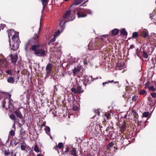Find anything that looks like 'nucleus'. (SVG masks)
Listing matches in <instances>:
<instances>
[{
  "instance_id": "2eb2a0df",
  "label": "nucleus",
  "mask_w": 156,
  "mask_h": 156,
  "mask_svg": "<svg viewBox=\"0 0 156 156\" xmlns=\"http://www.w3.org/2000/svg\"><path fill=\"white\" fill-rule=\"evenodd\" d=\"M7 82L10 83H14L15 82V79L12 77L10 76L7 78Z\"/></svg>"
},
{
  "instance_id": "49530a36",
  "label": "nucleus",
  "mask_w": 156,
  "mask_h": 156,
  "mask_svg": "<svg viewBox=\"0 0 156 156\" xmlns=\"http://www.w3.org/2000/svg\"><path fill=\"white\" fill-rule=\"evenodd\" d=\"M150 85V83L149 81H147L145 83V87L146 88H149L150 87L149 86Z\"/></svg>"
},
{
  "instance_id": "4d7b16f0",
  "label": "nucleus",
  "mask_w": 156,
  "mask_h": 156,
  "mask_svg": "<svg viewBox=\"0 0 156 156\" xmlns=\"http://www.w3.org/2000/svg\"><path fill=\"white\" fill-rule=\"evenodd\" d=\"M135 48V46L133 44H131L129 47V48L131 49H133Z\"/></svg>"
},
{
  "instance_id": "72a5a7b5",
  "label": "nucleus",
  "mask_w": 156,
  "mask_h": 156,
  "mask_svg": "<svg viewBox=\"0 0 156 156\" xmlns=\"http://www.w3.org/2000/svg\"><path fill=\"white\" fill-rule=\"evenodd\" d=\"M105 115L107 119H109L111 118V114L109 113H105Z\"/></svg>"
},
{
  "instance_id": "cd10ccee",
  "label": "nucleus",
  "mask_w": 156,
  "mask_h": 156,
  "mask_svg": "<svg viewBox=\"0 0 156 156\" xmlns=\"http://www.w3.org/2000/svg\"><path fill=\"white\" fill-rule=\"evenodd\" d=\"M152 14H150V18H151V19L152 20H153V21H154V20L155 21H156V22H155L156 23V15H152V16H151Z\"/></svg>"
},
{
  "instance_id": "423d86ee",
  "label": "nucleus",
  "mask_w": 156,
  "mask_h": 156,
  "mask_svg": "<svg viewBox=\"0 0 156 156\" xmlns=\"http://www.w3.org/2000/svg\"><path fill=\"white\" fill-rule=\"evenodd\" d=\"M82 69L81 66H75L74 69L72 70L73 72V76H77L78 77H80V76L79 74V73Z\"/></svg>"
},
{
  "instance_id": "c9c22d12",
  "label": "nucleus",
  "mask_w": 156,
  "mask_h": 156,
  "mask_svg": "<svg viewBox=\"0 0 156 156\" xmlns=\"http://www.w3.org/2000/svg\"><path fill=\"white\" fill-rule=\"evenodd\" d=\"M15 130H11L9 132V134L10 136H13L15 135Z\"/></svg>"
},
{
  "instance_id": "b1692460",
  "label": "nucleus",
  "mask_w": 156,
  "mask_h": 156,
  "mask_svg": "<svg viewBox=\"0 0 156 156\" xmlns=\"http://www.w3.org/2000/svg\"><path fill=\"white\" fill-rule=\"evenodd\" d=\"M83 63L84 65H87L88 63L90 62V60L88 57L85 58L83 59Z\"/></svg>"
},
{
  "instance_id": "6e6d98bb",
  "label": "nucleus",
  "mask_w": 156,
  "mask_h": 156,
  "mask_svg": "<svg viewBox=\"0 0 156 156\" xmlns=\"http://www.w3.org/2000/svg\"><path fill=\"white\" fill-rule=\"evenodd\" d=\"M46 124V122L45 121L43 122V123L41 125V129L42 127H43V126H45V127L46 126H45Z\"/></svg>"
},
{
  "instance_id": "de8ad7c7",
  "label": "nucleus",
  "mask_w": 156,
  "mask_h": 156,
  "mask_svg": "<svg viewBox=\"0 0 156 156\" xmlns=\"http://www.w3.org/2000/svg\"><path fill=\"white\" fill-rule=\"evenodd\" d=\"M57 146L59 148L61 149L63 147V145L62 143L60 142L58 144Z\"/></svg>"
},
{
  "instance_id": "7c9ffc66",
  "label": "nucleus",
  "mask_w": 156,
  "mask_h": 156,
  "mask_svg": "<svg viewBox=\"0 0 156 156\" xmlns=\"http://www.w3.org/2000/svg\"><path fill=\"white\" fill-rule=\"evenodd\" d=\"M5 73L9 75H12L13 73V71L12 69H8L5 71Z\"/></svg>"
},
{
  "instance_id": "58836bf2",
  "label": "nucleus",
  "mask_w": 156,
  "mask_h": 156,
  "mask_svg": "<svg viewBox=\"0 0 156 156\" xmlns=\"http://www.w3.org/2000/svg\"><path fill=\"white\" fill-rule=\"evenodd\" d=\"M143 55L144 57V58H147L148 57V55L147 53H146L144 51H143Z\"/></svg>"
},
{
  "instance_id": "c756f323",
  "label": "nucleus",
  "mask_w": 156,
  "mask_h": 156,
  "mask_svg": "<svg viewBox=\"0 0 156 156\" xmlns=\"http://www.w3.org/2000/svg\"><path fill=\"white\" fill-rule=\"evenodd\" d=\"M82 2L81 0H75L74 2V5H78L80 4Z\"/></svg>"
},
{
  "instance_id": "603ef678",
  "label": "nucleus",
  "mask_w": 156,
  "mask_h": 156,
  "mask_svg": "<svg viewBox=\"0 0 156 156\" xmlns=\"http://www.w3.org/2000/svg\"><path fill=\"white\" fill-rule=\"evenodd\" d=\"M71 98H72V99H74V98L73 96H72V97H70V98H68V101L69 103H70L72 102V100L71 99Z\"/></svg>"
},
{
  "instance_id": "a211bd4d",
  "label": "nucleus",
  "mask_w": 156,
  "mask_h": 156,
  "mask_svg": "<svg viewBox=\"0 0 156 156\" xmlns=\"http://www.w3.org/2000/svg\"><path fill=\"white\" fill-rule=\"evenodd\" d=\"M148 34L146 31H143L140 33V35L144 38H146L148 35Z\"/></svg>"
},
{
  "instance_id": "bf43d9fd",
  "label": "nucleus",
  "mask_w": 156,
  "mask_h": 156,
  "mask_svg": "<svg viewBox=\"0 0 156 156\" xmlns=\"http://www.w3.org/2000/svg\"><path fill=\"white\" fill-rule=\"evenodd\" d=\"M19 143V142H16V140H15L14 141V145L15 146H16V145H17V144Z\"/></svg>"
},
{
  "instance_id": "13d9d810",
  "label": "nucleus",
  "mask_w": 156,
  "mask_h": 156,
  "mask_svg": "<svg viewBox=\"0 0 156 156\" xmlns=\"http://www.w3.org/2000/svg\"><path fill=\"white\" fill-rule=\"evenodd\" d=\"M58 146H56L55 147H54L53 148V149L57 150L58 152L59 153V151H58Z\"/></svg>"
},
{
  "instance_id": "9d476101",
  "label": "nucleus",
  "mask_w": 156,
  "mask_h": 156,
  "mask_svg": "<svg viewBox=\"0 0 156 156\" xmlns=\"http://www.w3.org/2000/svg\"><path fill=\"white\" fill-rule=\"evenodd\" d=\"M105 122H106L105 121H103V124L101 125V124L99 123H97L96 124V127H99V129L98 130H97V132L98 133H99L100 132H102V128L103 127H105Z\"/></svg>"
},
{
  "instance_id": "e433bc0d",
  "label": "nucleus",
  "mask_w": 156,
  "mask_h": 156,
  "mask_svg": "<svg viewBox=\"0 0 156 156\" xmlns=\"http://www.w3.org/2000/svg\"><path fill=\"white\" fill-rule=\"evenodd\" d=\"M9 117L12 120H15L16 119V117L15 115L13 114L10 115Z\"/></svg>"
},
{
  "instance_id": "473e14b6",
  "label": "nucleus",
  "mask_w": 156,
  "mask_h": 156,
  "mask_svg": "<svg viewBox=\"0 0 156 156\" xmlns=\"http://www.w3.org/2000/svg\"><path fill=\"white\" fill-rule=\"evenodd\" d=\"M150 115V113L149 112H145L143 114V116L144 117H147Z\"/></svg>"
},
{
  "instance_id": "6e6552de",
  "label": "nucleus",
  "mask_w": 156,
  "mask_h": 156,
  "mask_svg": "<svg viewBox=\"0 0 156 156\" xmlns=\"http://www.w3.org/2000/svg\"><path fill=\"white\" fill-rule=\"evenodd\" d=\"M52 66V65L51 63H48L46 66V72L47 76H49L50 75L51 71Z\"/></svg>"
},
{
  "instance_id": "09e8293b",
  "label": "nucleus",
  "mask_w": 156,
  "mask_h": 156,
  "mask_svg": "<svg viewBox=\"0 0 156 156\" xmlns=\"http://www.w3.org/2000/svg\"><path fill=\"white\" fill-rule=\"evenodd\" d=\"M34 150L35 151L37 152H39V150L37 145H35L34 147Z\"/></svg>"
},
{
  "instance_id": "ddd939ff",
  "label": "nucleus",
  "mask_w": 156,
  "mask_h": 156,
  "mask_svg": "<svg viewBox=\"0 0 156 156\" xmlns=\"http://www.w3.org/2000/svg\"><path fill=\"white\" fill-rule=\"evenodd\" d=\"M126 122L124 120L123 121V123L121 126H119L120 131L121 132H123L126 129Z\"/></svg>"
},
{
  "instance_id": "4c0bfd02",
  "label": "nucleus",
  "mask_w": 156,
  "mask_h": 156,
  "mask_svg": "<svg viewBox=\"0 0 156 156\" xmlns=\"http://www.w3.org/2000/svg\"><path fill=\"white\" fill-rule=\"evenodd\" d=\"M114 144L112 143V142H110L107 146V148L108 149H110V148L112 147L113 146Z\"/></svg>"
},
{
  "instance_id": "393cba45",
  "label": "nucleus",
  "mask_w": 156,
  "mask_h": 156,
  "mask_svg": "<svg viewBox=\"0 0 156 156\" xmlns=\"http://www.w3.org/2000/svg\"><path fill=\"white\" fill-rule=\"evenodd\" d=\"M15 32L13 30L11 29L8 32V35L9 37L10 38V36L13 35Z\"/></svg>"
},
{
  "instance_id": "bb28decb",
  "label": "nucleus",
  "mask_w": 156,
  "mask_h": 156,
  "mask_svg": "<svg viewBox=\"0 0 156 156\" xmlns=\"http://www.w3.org/2000/svg\"><path fill=\"white\" fill-rule=\"evenodd\" d=\"M77 89L79 93H81L83 91V90L82 89L81 86L79 85L78 86L77 88Z\"/></svg>"
},
{
  "instance_id": "f704fd0d",
  "label": "nucleus",
  "mask_w": 156,
  "mask_h": 156,
  "mask_svg": "<svg viewBox=\"0 0 156 156\" xmlns=\"http://www.w3.org/2000/svg\"><path fill=\"white\" fill-rule=\"evenodd\" d=\"M155 102L154 100H149V101L148 104L151 106H153L154 105Z\"/></svg>"
},
{
  "instance_id": "052dcab7",
  "label": "nucleus",
  "mask_w": 156,
  "mask_h": 156,
  "mask_svg": "<svg viewBox=\"0 0 156 156\" xmlns=\"http://www.w3.org/2000/svg\"><path fill=\"white\" fill-rule=\"evenodd\" d=\"M12 128H14L15 130H16V128L15 127V122H14V124H13V125L12 126Z\"/></svg>"
},
{
  "instance_id": "f3484780",
  "label": "nucleus",
  "mask_w": 156,
  "mask_h": 156,
  "mask_svg": "<svg viewBox=\"0 0 156 156\" xmlns=\"http://www.w3.org/2000/svg\"><path fill=\"white\" fill-rule=\"evenodd\" d=\"M42 4L43 6V9H44L45 6L48 4V0H41Z\"/></svg>"
},
{
  "instance_id": "3c124183",
  "label": "nucleus",
  "mask_w": 156,
  "mask_h": 156,
  "mask_svg": "<svg viewBox=\"0 0 156 156\" xmlns=\"http://www.w3.org/2000/svg\"><path fill=\"white\" fill-rule=\"evenodd\" d=\"M55 40V37H54L50 41L48 42V44H50L51 43L54 42Z\"/></svg>"
},
{
  "instance_id": "c03bdc74",
  "label": "nucleus",
  "mask_w": 156,
  "mask_h": 156,
  "mask_svg": "<svg viewBox=\"0 0 156 156\" xmlns=\"http://www.w3.org/2000/svg\"><path fill=\"white\" fill-rule=\"evenodd\" d=\"M150 90L154 91L156 90V89H155L154 87L153 86H150L148 88Z\"/></svg>"
},
{
  "instance_id": "a878e982",
  "label": "nucleus",
  "mask_w": 156,
  "mask_h": 156,
  "mask_svg": "<svg viewBox=\"0 0 156 156\" xmlns=\"http://www.w3.org/2000/svg\"><path fill=\"white\" fill-rule=\"evenodd\" d=\"M26 147V144L24 143H22L21 144L20 147L22 151H24L25 150Z\"/></svg>"
},
{
  "instance_id": "774afa93",
  "label": "nucleus",
  "mask_w": 156,
  "mask_h": 156,
  "mask_svg": "<svg viewBox=\"0 0 156 156\" xmlns=\"http://www.w3.org/2000/svg\"><path fill=\"white\" fill-rule=\"evenodd\" d=\"M138 50V48H137L136 50V53H137V52H139Z\"/></svg>"
},
{
  "instance_id": "dca6fc26",
  "label": "nucleus",
  "mask_w": 156,
  "mask_h": 156,
  "mask_svg": "<svg viewBox=\"0 0 156 156\" xmlns=\"http://www.w3.org/2000/svg\"><path fill=\"white\" fill-rule=\"evenodd\" d=\"M11 95L8 94L9 106L11 107L13 106V101L11 98Z\"/></svg>"
},
{
  "instance_id": "864d4df0",
  "label": "nucleus",
  "mask_w": 156,
  "mask_h": 156,
  "mask_svg": "<svg viewBox=\"0 0 156 156\" xmlns=\"http://www.w3.org/2000/svg\"><path fill=\"white\" fill-rule=\"evenodd\" d=\"M151 96L154 98H156V93H153L151 94Z\"/></svg>"
},
{
  "instance_id": "8fccbe9b",
  "label": "nucleus",
  "mask_w": 156,
  "mask_h": 156,
  "mask_svg": "<svg viewBox=\"0 0 156 156\" xmlns=\"http://www.w3.org/2000/svg\"><path fill=\"white\" fill-rule=\"evenodd\" d=\"M78 109H79V107L77 106L76 105H75V106H73V111H77L78 110Z\"/></svg>"
},
{
  "instance_id": "5701e85b",
  "label": "nucleus",
  "mask_w": 156,
  "mask_h": 156,
  "mask_svg": "<svg viewBox=\"0 0 156 156\" xmlns=\"http://www.w3.org/2000/svg\"><path fill=\"white\" fill-rule=\"evenodd\" d=\"M18 37V34H16L15 32V34H13L12 37V39L13 41H16V39H17Z\"/></svg>"
},
{
  "instance_id": "4be33fe9",
  "label": "nucleus",
  "mask_w": 156,
  "mask_h": 156,
  "mask_svg": "<svg viewBox=\"0 0 156 156\" xmlns=\"http://www.w3.org/2000/svg\"><path fill=\"white\" fill-rule=\"evenodd\" d=\"M121 34L123 36H125L127 35V31L124 29H122L121 31Z\"/></svg>"
},
{
  "instance_id": "0e129e2a",
  "label": "nucleus",
  "mask_w": 156,
  "mask_h": 156,
  "mask_svg": "<svg viewBox=\"0 0 156 156\" xmlns=\"http://www.w3.org/2000/svg\"><path fill=\"white\" fill-rule=\"evenodd\" d=\"M142 124V122L140 121L138 122V125H140Z\"/></svg>"
},
{
  "instance_id": "1a4fd4ad",
  "label": "nucleus",
  "mask_w": 156,
  "mask_h": 156,
  "mask_svg": "<svg viewBox=\"0 0 156 156\" xmlns=\"http://www.w3.org/2000/svg\"><path fill=\"white\" fill-rule=\"evenodd\" d=\"M9 57L11 59V62L13 64H16L18 58L17 54H16L14 55L11 54Z\"/></svg>"
},
{
  "instance_id": "5fc2aeb1",
  "label": "nucleus",
  "mask_w": 156,
  "mask_h": 156,
  "mask_svg": "<svg viewBox=\"0 0 156 156\" xmlns=\"http://www.w3.org/2000/svg\"><path fill=\"white\" fill-rule=\"evenodd\" d=\"M4 152L5 155V156H8L10 154V152L9 151H7L6 150L4 151Z\"/></svg>"
},
{
  "instance_id": "ea45409f",
  "label": "nucleus",
  "mask_w": 156,
  "mask_h": 156,
  "mask_svg": "<svg viewBox=\"0 0 156 156\" xmlns=\"http://www.w3.org/2000/svg\"><path fill=\"white\" fill-rule=\"evenodd\" d=\"M114 133V131H110L109 132V134L108 135V136L110 138H112V134Z\"/></svg>"
},
{
  "instance_id": "a18cd8bd",
  "label": "nucleus",
  "mask_w": 156,
  "mask_h": 156,
  "mask_svg": "<svg viewBox=\"0 0 156 156\" xmlns=\"http://www.w3.org/2000/svg\"><path fill=\"white\" fill-rule=\"evenodd\" d=\"M8 100V98H5L4 99L3 101L2 102V106L3 107H5V105L6 103V100Z\"/></svg>"
},
{
  "instance_id": "9b49d317",
  "label": "nucleus",
  "mask_w": 156,
  "mask_h": 156,
  "mask_svg": "<svg viewBox=\"0 0 156 156\" xmlns=\"http://www.w3.org/2000/svg\"><path fill=\"white\" fill-rule=\"evenodd\" d=\"M14 114L16 116V117L19 118L21 119H23V116L21 112L18 109L16 110L14 112Z\"/></svg>"
},
{
  "instance_id": "37998d69",
  "label": "nucleus",
  "mask_w": 156,
  "mask_h": 156,
  "mask_svg": "<svg viewBox=\"0 0 156 156\" xmlns=\"http://www.w3.org/2000/svg\"><path fill=\"white\" fill-rule=\"evenodd\" d=\"M127 92L126 93L125 95H123V97L124 98H126H126H127L129 100V98H130V96L131 95V94H132V93H130L129 95H126L127 94Z\"/></svg>"
},
{
  "instance_id": "a19ab883",
  "label": "nucleus",
  "mask_w": 156,
  "mask_h": 156,
  "mask_svg": "<svg viewBox=\"0 0 156 156\" xmlns=\"http://www.w3.org/2000/svg\"><path fill=\"white\" fill-rule=\"evenodd\" d=\"M138 98V96L136 95H134L132 98V100L133 101H136Z\"/></svg>"
},
{
  "instance_id": "f03ea898",
  "label": "nucleus",
  "mask_w": 156,
  "mask_h": 156,
  "mask_svg": "<svg viewBox=\"0 0 156 156\" xmlns=\"http://www.w3.org/2000/svg\"><path fill=\"white\" fill-rule=\"evenodd\" d=\"M92 13V11L90 9L80 8L78 10L77 14L78 18H81L86 16L87 14H91Z\"/></svg>"
},
{
  "instance_id": "f257e3e1",
  "label": "nucleus",
  "mask_w": 156,
  "mask_h": 156,
  "mask_svg": "<svg viewBox=\"0 0 156 156\" xmlns=\"http://www.w3.org/2000/svg\"><path fill=\"white\" fill-rule=\"evenodd\" d=\"M46 44L41 42L38 35L34 34V36L29 39L24 45V49L27 51L28 48L34 51L35 55H38L39 56H44L46 55Z\"/></svg>"
},
{
  "instance_id": "412c9836",
  "label": "nucleus",
  "mask_w": 156,
  "mask_h": 156,
  "mask_svg": "<svg viewBox=\"0 0 156 156\" xmlns=\"http://www.w3.org/2000/svg\"><path fill=\"white\" fill-rule=\"evenodd\" d=\"M44 130L46 132V133L50 135V129L48 126H45V128L44 129Z\"/></svg>"
},
{
  "instance_id": "680f3d73",
  "label": "nucleus",
  "mask_w": 156,
  "mask_h": 156,
  "mask_svg": "<svg viewBox=\"0 0 156 156\" xmlns=\"http://www.w3.org/2000/svg\"><path fill=\"white\" fill-rule=\"evenodd\" d=\"M5 61L4 59H0V62L3 63Z\"/></svg>"
},
{
  "instance_id": "338daca9",
  "label": "nucleus",
  "mask_w": 156,
  "mask_h": 156,
  "mask_svg": "<svg viewBox=\"0 0 156 156\" xmlns=\"http://www.w3.org/2000/svg\"><path fill=\"white\" fill-rule=\"evenodd\" d=\"M99 78L98 77H97L96 78H93V80H96L97 79H98Z\"/></svg>"
},
{
  "instance_id": "4468645a",
  "label": "nucleus",
  "mask_w": 156,
  "mask_h": 156,
  "mask_svg": "<svg viewBox=\"0 0 156 156\" xmlns=\"http://www.w3.org/2000/svg\"><path fill=\"white\" fill-rule=\"evenodd\" d=\"M109 83H114L115 84H117L118 85H119V81H114L113 80H107L105 82H103L102 83V85H103V86L104 87V86H105V84H108Z\"/></svg>"
},
{
  "instance_id": "69168bd1",
  "label": "nucleus",
  "mask_w": 156,
  "mask_h": 156,
  "mask_svg": "<svg viewBox=\"0 0 156 156\" xmlns=\"http://www.w3.org/2000/svg\"><path fill=\"white\" fill-rule=\"evenodd\" d=\"M1 26H2V27L3 28H4L5 26V24H1L0 27Z\"/></svg>"
},
{
  "instance_id": "20e7f679",
  "label": "nucleus",
  "mask_w": 156,
  "mask_h": 156,
  "mask_svg": "<svg viewBox=\"0 0 156 156\" xmlns=\"http://www.w3.org/2000/svg\"><path fill=\"white\" fill-rule=\"evenodd\" d=\"M93 79V78L92 76H84V79H83V84L85 88L87 84H90L92 81H94Z\"/></svg>"
},
{
  "instance_id": "0eeeda50",
  "label": "nucleus",
  "mask_w": 156,
  "mask_h": 156,
  "mask_svg": "<svg viewBox=\"0 0 156 156\" xmlns=\"http://www.w3.org/2000/svg\"><path fill=\"white\" fill-rule=\"evenodd\" d=\"M71 11L69 10H68L67 11L66 13L64 14L63 16V18L62 19H64L65 21H67L66 19H69V21H72L73 20V19H69V17H71Z\"/></svg>"
},
{
  "instance_id": "aec40b11",
  "label": "nucleus",
  "mask_w": 156,
  "mask_h": 156,
  "mask_svg": "<svg viewBox=\"0 0 156 156\" xmlns=\"http://www.w3.org/2000/svg\"><path fill=\"white\" fill-rule=\"evenodd\" d=\"M139 35L137 32H133L132 36V38L137 39Z\"/></svg>"
},
{
  "instance_id": "79ce46f5",
  "label": "nucleus",
  "mask_w": 156,
  "mask_h": 156,
  "mask_svg": "<svg viewBox=\"0 0 156 156\" xmlns=\"http://www.w3.org/2000/svg\"><path fill=\"white\" fill-rule=\"evenodd\" d=\"M140 94L141 95H143L145 94H146V92L145 90L144 89H142L140 92Z\"/></svg>"
},
{
  "instance_id": "f8f14e48",
  "label": "nucleus",
  "mask_w": 156,
  "mask_h": 156,
  "mask_svg": "<svg viewBox=\"0 0 156 156\" xmlns=\"http://www.w3.org/2000/svg\"><path fill=\"white\" fill-rule=\"evenodd\" d=\"M10 43V45L11 47V49L13 51H16L17 50L18 48V45L17 43L15 41H13L12 42V46H11V44Z\"/></svg>"
},
{
  "instance_id": "e2e57ef3",
  "label": "nucleus",
  "mask_w": 156,
  "mask_h": 156,
  "mask_svg": "<svg viewBox=\"0 0 156 156\" xmlns=\"http://www.w3.org/2000/svg\"><path fill=\"white\" fill-rule=\"evenodd\" d=\"M99 127H97L96 126H95V130L97 132V130H98L99 129Z\"/></svg>"
},
{
  "instance_id": "2f4dec72",
  "label": "nucleus",
  "mask_w": 156,
  "mask_h": 156,
  "mask_svg": "<svg viewBox=\"0 0 156 156\" xmlns=\"http://www.w3.org/2000/svg\"><path fill=\"white\" fill-rule=\"evenodd\" d=\"M132 113L134 116V118H136L138 116V114L135 110L133 109L132 111Z\"/></svg>"
},
{
  "instance_id": "39448f33",
  "label": "nucleus",
  "mask_w": 156,
  "mask_h": 156,
  "mask_svg": "<svg viewBox=\"0 0 156 156\" xmlns=\"http://www.w3.org/2000/svg\"><path fill=\"white\" fill-rule=\"evenodd\" d=\"M67 22V21H65L64 19H62L61 20L59 24L57 27V32L58 34L63 31L64 28V27H63V26Z\"/></svg>"
},
{
  "instance_id": "7ed1b4c3",
  "label": "nucleus",
  "mask_w": 156,
  "mask_h": 156,
  "mask_svg": "<svg viewBox=\"0 0 156 156\" xmlns=\"http://www.w3.org/2000/svg\"><path fill=\"white\" fill-rule=\"evenodd\" d=\"M63 152V154L66 155L69 152L71 155L73 156H76V154H77V152L76 148H72V149H70L69 147L67 145H66V150L64 151L62 150Z\"/></svg>"
},
{
  "instance_id": "c85d7f7f",
  "label": "nucleus",
  "mask_w": 156,
  "mask_h": 156,
  "mask_svg": "<svg viewBox=\"0 0 156 156\" xmlns=\"http://www.w3.org/2000/svg\"><path fill=\"white\" fill-rule=\"evenodd\" d=\"M71 90L72 91V94H73V93L74 94L79 93L77 88L76 89L75 88L73 87L71 88Z\"/></svg>"
},
{
  "instance_id": "6ab92c4d",
  "label": "nucleus",
  "mask_w": 156,
  "mask_h": 156,
  "mask_svg": "<svg viewBox=\"0 0 156 156\" xmlns=\"http://www.w3.org/2000/svg\"><path fill=\"white\" fill-rule=\"evenodd\" d=\"M119 33V30L117 29H114L112 30V34L113 35H117Z\"/></svg>"
}]
</instances>
